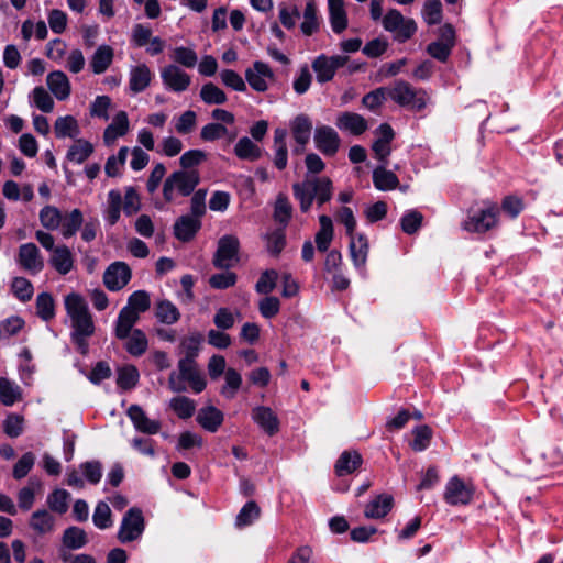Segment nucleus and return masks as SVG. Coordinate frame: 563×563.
<instances>
[{
  "instance_id": "338daca9",
  "label": "nucleus",
  "mask_w": 563,
  "mask_h": 563,
  "mask_svg": "<svg viewBox=\"0 0 563 563\" xmlns=\"http://www.w3.org/2000/svg\"><path fill=\"white\" fill-rule=\"evenodd\" d=\"M260 517V508L254 501L246 503L236 516V526L245 527L253 523Z\"/></svg>"
},
{
  "instance_id": "58836bf2",
  "label": "nucleus",
  "mask_w": 563,
  "mask_h": 563,
  "mask_svg": "<svg viewBox=\"0 0 563 563\" xmlns=\"http://www.w3.org/2000/svg\"><path fill=\"white\" fill-rule=\"evenodd\" d=\"M302 18L303 21L300 24V30L305 35L310 36L319 30L318 9L313 0L307 1Z\"/></svg>"
},
{
  "instance_id": "a878e982",
  "label": "nucleus",
  "mask_w": 563,
  "mask_h": 563,
  "mask_svg": "<svg viewBox=\"0 0 563 563\" xmlns=\"http://www.w3.org/2000/svg\"><path fill=\"white\" fill-rule=\"evenodd\" d=\"M329 21L332 31L341 34L347 27V13L343 0H328Z\"/></svg>"
},
{
  "instance_id": "0e129e2a",
  "label": "nucleus",
  "mask_w": 563,
  "mask_h": 563,
  "mask_svg": "<svg viewBox=\"0 0 563 563\" xmlns=\"http://www.w3.org/2000/svg\"><path fill=\"white\" fill-rule=\"evenodd\" d=\"M12 291L19 300L26 302L32 299L34 288L32 283L25 277H15L12 280Z\"/></svg>"
},
{
  "instance_id": "c9c22d12",
  "label": "nucleus",
  "mask_w": 563,
  "mask_h": 563,
  "mask_svg": "<svg viewBox=\"0 0 563 563\" xmlns=\"http://www.w3.org/2000/svg\"><path fill=\"white\" fill-rule=\"evenodd\" d=\"M350 253L355 267H364L367 261L368 242L364 234L350 236Z\"/></svg>"
},
{
  "instance_id": "37998d69",
  "label": "nucleus",
  "mask_w": 563,
  "mask_h": 563,
  "mask_svg": "<svg viewBox=\"0 0 563 563\" xmlns=\"http://www.w3.org/2000/svg\"><path fill=\"white\" fill-rule=\"evenodd\" d=\"M155 316L159 322L170 325L179 320L180 312L172 301L161 300L156 305Z\"/></svg>"
},
{
  "instance_id": "5701e85b",
  "label": "nucleus",
  "mask_w": 563,
  "mask_h": 563,
  "mask_svg": "<svg viewBox=\"0 0 563 563\" xmlns=\"http://www.w3.org/2000/svg\"><path fill=\"white\" fill-rule=\"evenodd\" d=\"M74 262L73 252L65 244L57 245L49 257V264L60 275L68 274L74 268Z\"/></svg>"
},
{
  "instance_id": "20e7f679",
  "label": "nucleus",
  "mask_w": 563,
  "mask_h": 563,
  "mask_svg": "<svg viewBox=\"0 0 563 563\" xmlns=\"http://www.w3.org/2000/svg\"><path fill=\"white\" fill-rule=\"evenodd\" d=\"M388 98L401 107H409L415 111L426 108L428 96L423 89H416L405 80H397L388 88Z\"/></svg>"
},
{
  "instance_id": "c03bdc74",
  "label": "nucleus",
  "mask_w": 563,
  "mask_h": 563,
  "mask_svg": "<svg viewBox=\"0 0 563 563\" xmlns=\"http://www.w3.org/2000/svg\"><path fill=\"white\" fill-rule=\"evenodd\" d=\"M30 527L40 534H45L54 529V517L46 510L33 512L30 519Z\"/></svg>"
},
{
  "instance_id": "3c124183",
  "label": "nucleus",
  "mask_w": 563,
  "mask_h": 563,
  "mask_svg": "<svg viewBox=\"0 0 563 563\" xmlns=\"http://www.w3.org/2000/svg\"><path fill=\"white\" fill-rule=\"evenodd\" d=\"M169 407L180 419H188L195 413L196 404L186 396H177L170 399Z\"/></svg>"
},
{
  "instance_id": "4468645a",
  "label": "nucleus",
  "mask_w": 563,
  "mask_h": 563,
  "mask_svg": "<svg viewBox=\"0 0 563 563\" xmlns=\"http://www.w3.org/2000/svg\"><path fill=\"white\" fill-rule=\"evenodd\" d=\"M313 140L316 147L325 156H334L341 143L338 132L328 125L318 126Z\"/></svg>"
},
{
  "instance_id": "7c9ffc66",
  "label": "nucleus",
  "mask_w": 563,
  "mask_h": 563,
  "mask_svg": "<svg viewBox=\"0 0 563 563\" xmlns=\"http://www.w3.org/2000/svg\"><path fill=\"white\" fill-rule=\"evenodd\" d=\"M122 207V194L118 189H111L107 196V202L103 208V219L109 225H114L121 216Z\"/></svg>"
},
{
  "instance_id": "09e8293b",
  "label": "nucleus",
  "mask_w": 563,
  "mask_h": 563,
  "mask_svg": "<svg viewBox=\"0 0 563 563\" xmlns=\"http://www.w3.org/2000/svg\"><path fill=\"white\" fill-rule=\"evenodd\" d=\"M170 58L174 60V64L186 68H194L198 63L197 53L192 48L185 46L175 47L172 51Z\"/></svg>"
},
{
  "instance_id": "bb28decb",
  "label": "nucleus",
  "mask_w": 563,
  "mask_h": 563,
  "mask_svg": "<svg viewBox=\"0 0 563 563\" xmlns=\"http://www.w3.org/2000/svg\"><path fill=\"white\" fill-rule=\"evenodd\" d=\"M46 84L51 92L58 100H65L70 96V82L62 70H54L47 75Z\"/></svg>"
},
{
  "instance_id": "c756f323",
  "label": "nucleus",
  "mask_w": 563,
  "mask_h": 563,
  "mask_svg": "<svg viewBox=\"0 0 563 563\" xmlns=\"http://www.w3.org/2000/svg\"><path fill=\"white\" fill-rule=\"evenodd\" d=\"M129 131V119L125 111H119L112 119V122L103 132V141L111 145L118 137L125 135Z\"/></svg>"
},
{
  "instance_id": "0eeeda50",
  "label": "nucleus",
  "mask_w": 563,
  "mask_h": 563,
  "mask_svg": "<svg viewBox=\"0 0 563 563\" xmlns=\"http://www.w3.org/2000/svg\"><path fill=\"white\" fill-rule=\"evenodd\" d=\"M240 242L234 235L222 236L218 242L212 263L219 269H229L239 262Z\"/></svg>"
},
{
  "instance_id": "ea45409f",
  "label": "nucleus",
  "mask_w": 563,
  "mask_h": 563,
  "mask_svg": "<svg viewBox=\"0 0 563 563\" xmlns=\"http://www.w3.org/2000/svg\"><path fill=\"white\" fill-rule=\"evenodd\" d=\"M84 223L82 212L74 209L62 217L60 233L65 239L74 236Z\"/></svg>"
},
{
  "instance_id": "1a4fd4ad",
  "label": "nucleus",
  "mask_w": 563,
  "mask_h": 563,
  "mask_svg": "<svg viewBox=\"0 0 563 563\" xmlns=\"http://www.w3.org/2000/svg\"><path fill=\"white\" fill-rule=\"evenodd\" d=\"M161 79L167 90L176 93L186 91L191 85V76L176 64L164 66L161 69Z\"/></svg>"
},
{
  "instance_id": "a18cd8bd",
  "label": "nucleus",
  "mask_w": 563,
  "mask_h": 563,
  "mask_svg": "<svg viewBox=\"0 0 563 563\" xmlns=\"http://www.w3.org/2000/svg\"><path fill=\"white\" fill-rule=\"evenodd\" d=\"M224 382L220 394L227 399H233L242 385V376L236 369L230 367L225 371Z\"/></svg>"
},
{
  "instance_id": "052dcab7",
  "label": "nucleus",
  "mask_w": 563,
  "mask_h": 563,
  "mask_svg": "<svg viewBox=\"0 0 563 563\" xmlns=\"http://www.w3.org/2000/svg\"><path fill=\"white\" fill-rule=\"evenodd\" d=\"M93 525L101 530L108 529L113 525L111 509L104 501H99L92 515Z\"/></svg>"
},
{
  "instance_id": "6e6552de",
  "label": "nucleus",
  "mask_w": 563,
  "mask_h": 563,
  "mask_svg": "<svg viewBox=\"0 0 563 563\" xmlns=\"http://www.w3.org/2000/svg\"><path fill=\"white\" fill-rule=\"evenodd\" d=\"M144 531V518L139 508H130L123 516L118 539L122 543L139 539Z\"/></svg>"
},
{
  "instance_id": "412c9836",
  "label": "nucleus",
  "mask_w": 563,
  "mask_h": 563,
  "mask_svg": "<svg viewBox=\"0 0 563 563\" xmlns=\"http://www.w3.org/2000/svg\"><path fill=\"white\" fill-rule=\"evenodd\" d=\"M335 124L341 131L349 132L352 135H361L368 129L367 121L363 115L350 111L340 113L336 117Z\"/></svg>"
},
{
  "instance_id": "13d9d810",
  "label": "nucleus",
  "mask_w": 563,
  "mask_h": 563,
  "mask_svg": "<svg viewBox=\"0 0 563 563\" xmlns=\"http://www.w3.org/2000/svg\"><path fill=\"white\" fill-rule=\"evenodd\" d=\"M41 487V482L34 478L29 481V485L20 489L18 494L19 507L23 510H30L35 499V488Z\"/></svg>"
},
{
  "instance_id": "2eb2a0df",
  "label": "nucleus",
  "mask_w": 563,
  "mask_h": 563,
  "mask_svg": "<svg viewBox=\"0 0 563 563\" xmlns=\"http://www.w3.org/2000/svg\"><path fill=\"white\" fill-rule=\"evenodd\" d=\"M245 78L252 89L264 92L268 89V80L274 78L273 70L264 62H254L251 68L245 70Z\"/></svg>"
},
{
  "instance_id": "72a5a7b5",
  "label": "nucleus",
  "mask_w": 563,
  "mask_h": 563,
  "mask_svg": "<svg viewBox=\"0 0 563 563\" xmlns=\"http://www.w3.org/2000/svg\"><path fill=\"white\" fill-rule=\"evenodd\" d=\"M362 464V456L356 451L343 452L335 463V473L338 476L352 474Z\"/></svg>"
},
{
  "instance_id": "49530a36",
  "label": "nucleus",
  "mask_w": 563,
  "mask_h": 563,
  "mask_svg": "<svg viewBox=\"0 0 563 563\" xmlns=\"http://www.w3.org/2000/svg\"><path fill=\"white\" fill-rule=\"evenodd\" d=\"M93 152V146L90 142L78 139L69 147L67 152V159L76 164L84 163Z\"/></svg>"
},
{
  "instance_id": "c85d7f7f",
  "label": "nucleus",
  "mask_w": 563,
  "mask_h": 563,
  "mask_svg": "<svg viewBox=\"0 0 563 563\" xmlns=\"http://www.w3.org/2000/svg\"><path fill=\"white\" fill-rule=\"evenodd\" d=\"M224 416L221 410L214 406H206L199 409L197 422L207 431L216 432L223 423Z\"/></svg>"
},
{
  "instance_id": "9d476101",
  "label": "nucleus",
  "mask_w": 563,
  "mask_h": 563,
  "mask_svg": "<svg viewBox=\"0 0 563 563\" xmlns=\"http://www.w3.org/2000/svg\"><path fill=\"white\" fill-rule=\"evenodd\" d=\"M16 263L31 275H37L44 268V260L34 243H24L19 246Z\"/></svg>"
},
{
  "instance_id": "864d4df0",
  "label": "nucleus",
  "mask_w": 563,
  "mask_h": 563,
  "mask_svg": "<svg viewBox=\"0 0 563 563\" xmlns=\"http://www.w3.org/2000/svg\"><path fill=\"white\" fill-rule=\"evenodd\" d=\"M62 217V212L54 206H45L41 209L38 214L41 224L51 231L59 228Z\"/></svg>"
},
{
  "instance_id": "dca6fc26",
  "label": "nucleus",
  "mask_w": 563,
  "mask_h": 563,
  "mask_svg": "<svg viewBox=\"0 0 563 563\" xmlns=\"http://www.w3.org/2000/svg\"><path fill=\"white\" fill-rule=\"evenodd\" d=\"M376 134L378 137L373 143L372 151L375 158H377L382 164H387L388 156L391 153L390 143L395 136L394 130L389 124L383 123L377 128Z\"/></svg>"
},
{
  "instance_id": "f704fd0d",
  "label": "nucleus",
  "mask_w": 563,
  "mask_h": 563,
  "mask_svg": "<svg viewBox=\"0 0 563 563\" xmlns=\"http://www.w3.org/2000/svg\"><path fill=\"white\" fill-rule=\"evenodd\" d=\"M387 164H382L373 170V183L376 189L382 191L393 190L398 184V177L391 170L386 169Z\"/></svg>"
},
{
  "instance_id": "a19ab883",
  "label": "nucleus",
  "mask_w": 563,
  "mask_h": 563,
  "mask_svg": "<svg viewBox=\"0 0 563 563\" xmlns=\"http://www.w3.org/2000/svg\"><path fill=\"white\" fill-rule=\"evenodd\" d=\"M234 154L240 159L254 162L261 157L262 150L251 139L243 136L236 142L234 146Z\"/></svg>"
},
{
  "instance_id": "cd10ccee",
  "label": "nucleus",
  "mask_w": 563,
  "mask_h": 563,
  "mask_svg": "<svg viewBox=\"0 0 563 563\" xmlns=\"http://www.w3.org/2000/svg\"><path fill=\"white\" fill-rule=\"evenodd\" d=\"M136 311L131 307H123L118 316L114 334L119 340L128 339L129 334L134 330L133 327L139 320Z\"/></svg>"
},
{
  "instance_id": "e433bc0d",
  "label": "nucleus",
  "mask_w": 563,
  "mask_h": 563,
  "mask_svg": "<svg viewBox=\"0 0 563 563\" xmlns=\"http://www.w3.org/2000/svg\"><path fill=\"white\" fill-rule=\"evenodd\" d=\"M54 132L57 139H76L80 134V128L75 117L64 115L56 119Z\"/></svg>"
},
{
  "instance_id": "f03ea898",
  "label": "nucleus",
  "mask_w": 563,
  "mask_h": 563,
  "mask_svg": "<svg viewBox=\"0 0 563 563\" xmlns=\"http://www.w3.org/2000/svg\"><path fill=\"white\" fill-rule=\"evenodd\" d=\"M294 196L300 203V210L307 212L316 200L319 206L332 198L333 184L327 176L307 174L301 183L292 185Z\"/></svg>"
},
{
  "instance_id": "9b49d317",
  "label": "nucleus",
  "mask_w": 563,
  "mask_h": 563,
  "mask_svg": "<svg viewBox=\"0 0 563 563\" xmlns=\"http://www.w3.org/2000/svg\"><path fill=\"white\" fill-rule=\"evenodd\" d=\"M474 488L460 477L453 476L445 486L444 500L452 506L467 505L472 501Z\"/></svg>"
},
{
  "instance_id": "473e14b6",
  "label": "nucleus",
  "mask_w": 563,
  "mask_h": 563,
  "mask_svg": "<svg viewBox=\"0 0 563 563\" xmlns=\"http://www.w3.org/2000/svg\"><path fill=\"white\" fill-rule=\"evenodd\" d=\"M203 336L199 332H191L180 341V351L185 355L178 362H196L195 358L199 355L200 345Z\"/></svg>"
},
{
  "instance_id": "39448f33",
  "label": "nucleus",
  "mask_w": 563,
  "mask_h": 563,
  "mask_svg": "<svg viewBox=\"0 0 563 563\" xmlns=\"http://www.w3.org/2000/svg\"><path fill=\"white\" fill-rule=\"evenodd\" d=\"M382 23L384 29L393 33L395 40L400 43L408 41L417 31L416 22L412 19H406L396 9H390L383 18Z\"/></svg>"
},
{
  "instance_id": "680f3d73",
  "label": "nucleus",
  "mask_w": 563,
  "mask_h": 563,
  "mask_svg": "<svg viewBox=\"0 0 563 563\" xmlns=\"http://www.w3.org/2000/svg\"><path fill=\"white\" fill-rule=\"evenodd\" d=\"M63 542L69 549H80L87 543V534L78 527H70L65 530Z\"/></svg>"
},
{
  "instance_id": "393cba45",
  "label": "nucleus",
  "mask_w": 563,
  "mask_h": 563,
  "mask_svg": "<svg viewBox=\"0 0 563 563\" xmlns=\"http://www.w3.org/2000/svg\"><path fill=\"white\" fill-rule=\"evenodd\" d=\"M114 58V49L107 44L97 47L90 57L89 66L95 75H101L111 66Z\"/></svg>"
},
{
  "instance_id": "bf43d9fd",
  "label": "nucleus",
  "mask_w": 563,
  "mask_h": 563,
  "mask_svg": "<svg viewBox=\"0 0 563 563\" xmlns=\"http://www.w3.org/2000/svg\"><path fill=\"white\" fill-rule=\"evenodd\" d=\"M139 372L135 366L126 365L121 367L118 372L117 384L120 388L124 390L132 389L135 387L139 380Z\"/></svg>"
},
{
  "instance_id": "de8ad7c7",
  "label": "nucleus",
  "mask_w": 563,
  "mask_h": 563,
  "mask_svg": "<svg viewBox=\"0 0 563 563\" xmlns=\"http://www.w3.org/2000/svg\"><path fill=\"white\" fill-rule=\"evenodd\" d=\"M70 500V494L63 488H56L47 496V505L49 509L59 515L65 514L68 510Z\"/></svg>"
},
{
  "instance_id": "ddd939ff",
  "label": "nucleus",
  "mask_w": 563,
  "mask_h": 563,
  "mask_svg": "<svg viewBox=\"0 0 563 563\" xmlns=\"http://www.w3.org/2000/svg\"><path fill=\"white\" fill-rule=\"evenodd\" d=\"M131 269L124 262L110 264L103 274V284L111 291L121 290L131 279Z\"/></svg>"
},
{
  "instance_id": "603ef678",
  "label": "nucleus",
  "mask_w": 563,
  "mask_h": 563,
  "mask_svg": "<svg viewBox=\"0 0 563 563\" xmlns=\"http://www.w3.org/2000/svg\"><path fill=\"white\" fill-rule=\"evenodd\" d=\"M413 440L410 443V446L416 452L424 451L431 442L432 439V430L429 426L422 424L418 426L412 430Z\"/></svg>"
},
{
  "instance_id": "e2e57ef3",
  "label": "nucleus",
  "mask_w": 563,
  "mask_h": 563,
  "mask_svg": "<svg viewBox=\"0 0 563 563\" xmlns=\"http://www.w3.org/2000/svg\"><path fill=\"white\" fill-rule=\"evenodd\" d=\"M32 103L42 112H52L54 100L52 96L42 87H35L32 91Z\"/></svg>"
},
{
  "instance_id": "f257e3e1",
  "label": "nucleus",
  "mask_w": 563,
  "mask_h": 563,
  "mask_svg": "<svg viewBox=\"0 0 563 563\" xmlns=\"http://www.w3.org/2000/svg\"><path fill=\"white\" fill-rule=\"evenodd\" d=\"M64 306L69 319L71 343L80 354L86 355L89 352V339L96 331L88 303L81 295L71 292L65 296Z\"/></svg>"
},
{
  "instance_id": "a211bd4d",
  "label": "nucleus",
  "mask_w": 563,
  "mask_h": 563,
  "mask_svg": "<svg viewBox=\"0 0 563 563\" xmlns=\"http://www.w3.org/2000/svg\"><path fill=\"white\" fill-rule=\"evenodd\" d=\"M290 130L298 144V146L294 148V152L300 154L310 140L312 122L307 114H298L291 120Z\"/></svg>"
},
{
  "instance_id": "4c0bfd02",
  "label": "nucleus",
  "mask_w": 563,
  "mask_h": 563,
  "mask_svg": "<svg viewBox=\"0 0 563 563\" xmlns=\"http://www.w3.org/2000/svg\"><path fill=\"white\" fill-rule=\"evenodd\" d=\"M319 223L320 229L316 234V244L320 252H325L333 240V223L331 218L325 214L319 217Z\"/></svg>"
},
{
  "instance_id": "5fc2aeb1",
  "label": "nucleus",
  "mask_w": 563,
  "mask_h": 563,
  "mask_svg": "<svg viewBox=\"0 0 563 563\" xmlns=\"http://www.w3.org/2000/svg\"><path fill=\"white\" fill-rule=\"evenodd\" d=\"M36 312L44 321H48L55 317V302L51 294L41 292L37 296Z\"/></svg>"
},
{
  "instance_id": "4be33fe9",
  "label": "nucleus",
  "mask_w": 563,
  "mask_h": 563,
  "mask_svg": "<svg viewBox=\"0 0 563 563\" xmlns=\"http://www.w3.org/2000/svg\"><path fill=\"white\" fill-rule=\"evenodd\" d=\"M178 371L180 372L183 379L189 384L194 393L199 394L206 388V377L198 368L196 362H178Z\"/></svg>"
},
{
  "instance_id": "6ab92c4d",
  "label": "nucleus",
  "mask_w": 563,
  "mask_h": 563,
  "mask_svg": "<svg viewBox=\"0 0 563 563\" xmlns=\"http://www.w3.org/2000/svg\"><path fill=\"white\" fill-rule=\"evenodd\" d=\"M126 415L134 428L142 433L156 434L161 429V422L150 419L139 405H132L128 409Z\"/></svg>"
},
{
  "instance_id": "774afa93",
  "label": "nucleus",
  "mask_w": 563,
  "mask_h": 563,
  "mask_svg": "<svg viewBox=\"0 0 563 563\" xmlns=\"http://www.w3.org/2000/svg\"><path fill=\"white\" fill-rule=\"evenodd\" d=\"M79 471L86 481L92 485L100 482L102 477V466L99 461H88L79 465Z\"/></svg>"
},
{
  "instance_id": "4d7b16f0",
  "label": "nucleus",
  "mask_w": 563,
  "mask_h": 563,
  "mask_svg": "<svg viewBox=\"0 0 563 563\" xmlns=\"http://www.w3.org/2000/svg\"><path fill=\"white\" fill-rule=\"evenodd\" d=\"M291 212L292 207L288 198L284 195H279L275 202L274 220L285 228L291 218Z\"/></svg>"
},
{
  "instance_id": "7ed1b4c3",
  "label": "nucleus",
  "mask_w": 563,
  "mask_h": 563,
  "mask_svg": "<svg viewBox=\"0 0 563 563\" xmlns=\"http://www.w3.org/2000/svg\"><path fill=\"white\" fill-rule=\"evenodd\" d=\"M200 181L199 172L191 170H176L172 173L163 185V196L167 202L174 200L175 192L187 197L194 192L195 188Z\"/></svg>"
},
{
  "instance_id": "b1692460",
  "label": "nucleus",
  "mask_w": 563,
  "mask_h": 563,
  "mask_svg": "<svg viewBox=\"0 0 563 563\" xmlns=\"http://www.w3.org/2000/svg\"><path fill=\"white\" fill-rule=\"evenodd\" d=\"M200 227V219L190 214L181 216L174 224V234L178 240L188 242L196 235Z\"/></svg>"
},
{
  "instance_id": "f3484780",
  "label": "nucleus",
  "mask_w": 563,
  "mask_h": 563,
  "mask_svg": "<svg viewBox=\"0 0 563 563\" xmlns=\"http://www.w3.org/2000/svg\"><path fill=\"white\" fill-rule=\"evenodd\" d=\"M153 71L151 68L142 63L130 67L129 70V89L133 95L145 91L153 79Z\"/></svg>"
},
{
  "instance_id": "2f4dec72",
  "label": "nucleus",
  "mask_w": 563,
  "mask_h": 563,
  "mask_svg": "<svg viewBox=\"0 0 563 563\" xmlns=\"http://www.w3.org/2000/svg\"><path fill=\"white\" fill-rule=\"evenodd\" d=\"M393 505V497L387 494H382L366 505L364 515L368 519L384 518L391 510Z\"/></svg>"
},
{
  "instance_id": "6e6d98bb",
  "label": "nucleus",
  "mask_w": 563,
  "mask_h": 563,
  "mask_svg": "<svg viewBox=\"0 0 563 563\" xmlns=\"http://www.w3.org/2000/svg\"><path fill=\"white\" fill-rule=\"evenodd\" d=\"M200 98L207 104H223L227 101L224 91L212 82H207L201 87Z\"/></svg>"
},
{
  "instance_id": "f8f14e48",
  "label": "nucleus",
  "mask_w": 563,
  "mask_h": 563,
  "mask_svg": "<svg viewBox=\"0 0 563 563\" xmlns=\"http://www.w3.org/2000/svg\"><path fill=\"white\" fill-rule=\"evenodd\" d=\"M346 62L347 57L342 55H333L330 57L325 55L318 56L312 63L317 80L319 82L330 81L334 77L335 71L343 67Z\"/></svg>"
},
{
  "instance_id": "aec40b11",
  "label": "nucleus",
  "mask_w": 563,
  "mask_h": 563,
  "mask_svg": "<svg viewBox=\"0 0 563 563\" xmlns=\"http://www.w3.org/2000/svg\"><path fill=\"white\" fill-rule=\"evenodd\" d=\"M252 419L266 434L271 437L279 431V419L269 407H255L252 410Z\"/></svg>"
},
{
  "instance_id": "69168bd1",
  "label": "nucleus",
  "mask_w": 563,
  "mask_h": 563,
  "mask_svg": "<svg viewBox=\"0 0 563 563\" xmlns=\"http://www.w3.org/2000/svg\"><path fill=\"white\" fill-rule=\"evenodd\" d=\"M122 207L125 216L135 214L141 208V199L134 187H126L122 196Z\"/></svg>"
},
{
  "instance_id": "423d86ee",
  "label": "nucleus",
  "mask_w": 563,
  "mask_h": 563,
  "mask_svg": "<svg viewBox=\"0 0 563 563\" xmlns=\"http://www.w3.org/2000/svg\"><path fill=\"white\" fill-rule=\"evenodd\" d=\"M499 209L489 205L483 209L470 213L462 223V229L467 232L484 233L497 224Z\"/></svg>"
},
{
  "instance_id": "79ce46f5",
  "label": "nucleus",
  "mask_w": 563,
  "mask_h": 563,
  "mask_svg": "<svg viewBox=\"0 0 563 563\" xmlns=\"http://www.w3.org/2000/svg\"><path fill=\"white\" fill-rule=\"evenodd\" d=\"M125 350L132 356H141L145 353L148 346V341L145 333L140 329H134L128 336Z\"/></svg>"
},
{
  "instance_id": "8fccbe9b",
  "label": "nucleus",
  "mask_w": 563,
  "mask_h": 563,
  "mask_svg": "<svg viewBox=\"0 0 563 563\" xmlns=\"http://www.w3.org/2000/svg\"><path fill=\"white\" fill-rule=\"evenodd\" d=\"M20 399H21L20 387L15 383H13L4 377H1L0 378V401L4 406H12Z\"/></svg>"
}]
</instances>
